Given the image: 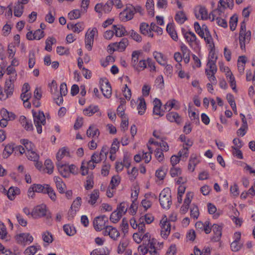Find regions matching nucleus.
<instances>
[{"instance_id": "1a4fd4ad", "label": "nucleus", "mask_w": 255, "mask_h": 255, "mask_svg": "<svg viewBox=\"0 0 255 255\" xmlns=\"http://www.w3.org/2000/svg\"><path fill=\"white\" fill-rule=\"evenodd\" d=\"M101 90L104 97L107 98H110L111 97L112 95V87L109 82L106 81L105 84H101Z\"/></svg>"}, {"instance_id": "052dcab7", "label": "nucleus", "mask_w": 255, "mask_h": 255, "mask_svg": "<svg viewBox=\"0 0 255 255\" xmlns=\"http://www.w3.org/2000/svg\"><path fill=\"white\" fill-rule=\"evenodd\" d=\"M56 41L55 38L49 37L45 41L46 46L45 49L48 51H51L52 50V45L53 44V41Z\"/></svg>"}, {"instance_id": "ea45409f", "label": "nucleus", "mask_w": 255, "mask_h": 255, "mask_svg": "<svg viewBox=\"0 0 255 255\" xmlns=\"http://www.w3.org/2000/svg\"><path fill=\"white\" fill-rule=\"evenodd\" d=\"M120 142L117 138H115L112 144L111 147L110 148V152L111 154H115L116 151L118 150L119 147Z\"/></svg>"}, {"instance_id": "0eeeda50", "label": "nucleus", "mask_w": 255, "mask_h": 255, "mask_svg": "<svg viewBox=\"0 0 255 255\" xmlns=\"http://www.w3.org/2000/svg\"><path fill=\"white\" fill-rule=\"evenodd\" d=\"M128 44V41L127 38H124L121 41L119 42H115L109 45V47H111L113 46H117V48H113V49H111V51H115L117 50L120 51H124L127 45Z\"/></svg>"}, {"instance_id": "69168bd1", "label": "nucleus", "mask_w": 255, "mask_h": 255, "mask_svg": "<svg viewBox=\"0 0 255 255\" xmlns=\"http://www.w3.org/2000/svg\"><path fill=\"white\" fill-rule=\"evenodd\" d=\"M58 171L60 174L64 178H68L70 176V174L66 165L59 169Z\"/></svg>"}, {"instance_id": "5fc2aeb1", "label": "nucleus", "mask_w": 255, "mask_h": 255, "mask_svg": "<svg viewBox=\"0 0 255 255\" xmlns=\"http://www.w3.org/2000/svg\"><path fill=\"white\" fill-rule=\"evenodd\" d=\"M232 148L233 149L232 153L234 156L240 159L243 158L242 152L239 149V148L233 146H232Z\"/></svg>"}, {"instance_id": "f3484780", "label": "nucleus", "mask_w": 255, "mask_h": 255, "mask_svg": "<svg viewBox=\"0 0 255 255\" xmlns=\"http://www.w3.org/2000/svg\"><path fill=\"white\" fill-rule=\"evenodd\" d=\"M166 31L170 35L171 37L174 41H177L178 36L175 30L174 27L172 23H168L166 26Z\"/></svg>"}, {"instance_id": "6e6552de", "label": "nucleus", "mask_w": 255, "mask_h": 255, "mask_svg": "<svg viewBox=\"0 0 255 255\" xmlns=\"http://www.w3.org/2000/svg\"><path fill=\"white\" fill-rule=\"evenodd\" d=\"M33 237L29 233H21L16 236V240L18 244L25 245L27 242L31 243L33 241Z\"/></svg>"}, {"instance_id": "de8ad7c7", "label": "nucleus", "mask_w": 255, "mask_h": 255, "mask_svg": "<svg viewBox=\"0 0 255 255\" xmlns=\"http://www.w3.org/2000/svg\"><path fill=\"white\" fill-rule=\"evenodd\" d=\"M194 29L196 32L202 38L204 37V32L203 30L198 22H195L194 24Z\"/></svg>"}, {"instance_id": "a878e982", "label": "nucleus", "mask_w": 255, "mask_h": 255, "mask_svg": "<svg viewBox=\"0 0 255 255\" xmlns=\"http://www.w3.org/2000/svg\"><path fill=\"white\" fill-rule=\"evenodd\" d=\"M145 6L148 14L153 17L154 15L153 0H147Z\"/></svg>"}, {"instance_id": "412c9836", "label": "nucleus", "mask_w": 255, "mask_h": 255, "mask_svg": "<svg viewBox=\"0 0 255 255\" xmlns=\"http://www.w3.org/2000/svg\"><path fill=\"white\" fill-rule=\"evenodd\" d=\"M198 161L197 158V156L196 155L192 154L191 155L189 164L188 166V168L189 170H191L193 172L195 169V167L198 164Z\"/></svg>"}, {"instance_id": "473e14b6", "label": "nucleus", "mask_w": 255, "mask_h": 255, "mask_svg": "<svg viewBox=\"0 0 255 255\" xmlns=\"http://www.w3.org/2000/svg\"><path fill=\"white\" fill-rule=\"evenodd\" d=\"M121 178L119 175L114 176L112 177L110 186L112 189H115L120 183Z\"/></svg>"}, {"instance_id": "c85d7f7f", "label": "nucleus", "mask_w": 255, "mask_h": 255, "mask_svg": "<svg viewBox=\"0 0 255 255\" xmlns=\"http://www.w3.org/2000/svg\"><path fill=\"white\" fill-rule=\"evenodd\" d=\"M227 99L230 104L231 108H232L233 111L235 114L237 115V110L236 108V105L235 103V101L234 99V96L231 94H228L227 95Z\"/></svg>"}, {"instance_id": "4c0bfd02", "label": "nucleus", "mask_w": 255, "mask_h": 255, "mask_svg": "<svg viewBox=\"0 0 255 255\" xmlns=\"http://www.w3.org/2000/svg\"><path fill=\"white\" fill-rule=\"evenodd\" d=\"M238 19V16L236 14H234L230 18L229 24L230 29L232 31H234L235 30L237 25Z\"/></svg>"}, {"instance_id": "2f4dec72", "label": "nucleus", "mask_w": 255, "mask_h": 255, "mask_svg": "<svg viewBox=\"0 0 255 255\" xmlns=\"http://www.w3.org/2000/svg\"><path fill=\"white\" fill-rule=\"evenodd\" d=\"M122 215L123 214H121L120 213L116 210L111 214L110 220L112 222L116 223L119 221L122 216Z\"/></svg>"}, {"instance_id": "f8f14e48", "label": "nucleus", "mask_w": 255, "mask_h": 255, "mask_svg": "<svg viewBox=\"0 0 255 255\" xmlns=\"http://www.w3.org/2000/svg\"><path fill=\"white\" fill-rule=\"evenodd\" d=\"M167 119L170 122H175L177 125H180L182 122V119L176 112H171L167 114Z\"/></svg>"}, {"instance_id": "864d4df0", "label": "nucleus", "mask_w": 255, "mask_h": 255, "mask_svg": "<svg viewBox=\"0 0 255 255\" xmlns=\"http://www.w3.org/2000/svg\"><path fill=\"white\" fill-rule=\"evenodd\" d=\"M119 236L120 233L117 229L111 226L110 237L114 240H116Z\"/></svg>"}, {"instance_id": "bb28decb", "label": "nucleus", "mask_w": 255, "mask_h": 255, "mask_svg": "<svg viewBox=\"0 0 255 255\" xmlns=\"http://www.w3.org/2000/svg\"><path fill=\"white\" fill-rule=\"evenodd\" d=\"M13 88L6 87L4 88V93L5 94L6 96L4 97V94L2 91L1 88H0V99H2L5 100L9 96H11L13 94Z\"/></svg>"}, {"instance_id": "4be33fe9", "label": "nucleus", "mask_w": 255, "mask_h": 255, "mask_svg": "<svg viewBox=\"0 0 255 255\" xmlns=\"http://www.w3.org/2000/svg\"><path fill=\"white\" fill-rule=\"evenodd\" d=\"M139 103L137 106V109L138 110V114L140 115H142L145 113L146 109V103L143 98H139L138 99Z\"/></svg>"}, {"instance_id": "2eb2a0df", "label": "nucleus", "mask_w": 255, "mask_h": 255, "mask_svg": "<svg viewBox=\"0 0 255 255\" xmlns=\"http://www.w3.org/2000/svg\"><path fill=\"white\" fill-rule=\"evenodd\" d=\"M154 108L153 109V113L154 114L159 115L160 117L163 116V113L160 111V108L161 106V102L160 100L157 98H155L153 101Z\"/></svg>"}, {"instance_id": "3c124183", "label": "nucleus", "mask_w": 255, "mask_h": 255, "mask_svg": "<svg viewBox=\"0 0 255 255\" xmlns=\"http://www.w3.org/2000/svg\"><path fill=\"white\" fill-rule=\"evenodd\" d=\"M191 217L194 219H197L199 215V211L197 206L194 205L190 209Z\"/></svg>"}, {"instance_id": "e433bc0d", "label": "nucleus", "mask_w": 255, "mask_h": 255, "mask_svg": "<svg viewBox=\"0 0 255 255\" xmlns=\"http://www.w3.org/2000/svg\"><path fill=\"white\" fill-rule=\"evenodd\" d=\"M26 155L29 160L37 161L39 159V155L34 151H27Z\"/></svg>"}, {"instance_id": "4468645a", "label": "nucleus", "mask_w": 255, "mask_h": 255, "mask_svg": "<svg viewBox=\"0 0 255 255\" xmlns=\"http://www.w3.org/2000/svg\"><path fill=\"white\" fill-rule=\"evenodd\" d=\"M12 152H14V144L10 143L5 145L2 153L3 158H7Z\"/></svg>"}, {"instance_id": "7c9ffc66", "label": "nucleus", "mask_w": 255, "mask_h": 255, "mask_svg": "<svg viewBox=\"0 0 255 255\" xmlns=\"http://www.w3.org/2000/svg\"><path fill=\"white\" fill-rule=\"evenodd\" d=\"M24 6L19 3H16L14 8V15L16 17H20L23 13Z\"/></svg>"}, {"instance_id": "79ce46f5", "label": "nucleus", "mask_w": 255, "mask_h": 255, "mask_svg": "<svg viewBox=\"0 0 255 255\" xmlns=\"http://www.w3.org/2000/svg\"><path fill=\"white\" fill-rule=\"evenodd\" d=\"M128 205L127 203L123 202H122L117 207V211L120 213L121 214H125L127 212V208Z\"/></svg>"}, {"instance_id": "5701e85b", "label": "nucleus", "mask_w": 255, "mask_h": 255, "mask_svg": "<svg viewBox=\"0 0 255 255\" xmlns=\"http://www.w3.org/2000/svg\"><path fill=\"white\" fill-rule=\"evenodd\" d=\"M63 230L66 234L69 236H73L76 233L75 228L72 226H70L69 224L64 225L63 226Z\"/></svg>"}, {"instance_id": "6e6d98bb", "label": "nucleus", "mask_w": 255, "mask_h": 255, "mask_svg": "<svg viewBox=\"0 0 255 255\" xmlns=\"http://www.w3.org/2000/svg\"><path fill=\"white\" fill-rule=\"evenodd\" d=\"M93 177L92 175L88 176L85 188L86 190H89L93 187Z\"/></svg>"}, {"instance_id": "a19ab883", "label": "nucleus", "mask_w": 255, "mask_h": 255, "mask_svg": "<svg viewBox=\"0 0 255 255\" xmlns=\"http://www.w3.org/2000/svg\"><path fill=\"white\" fill-rule=\"evenodd\" d=\"M113 3L114 1L113 0H109L105 4H103V10L105 13H109L111 11Z\"/></svg>"}, {"instance_id": "37998d69", "label": "nucleus", "mask_w": 255, "mask_h": 255, "mask_svg": "<svg viewBox=\"0 0 255 255\" xmlns=\"http://www.w3.org/2000/svg\"><path fill=\"white\" fill-rule=\"evenodd\" d=\"M140 54V52L138 51H134L132 53L131 64L133 67L137 65Z\"/></svg>"}, {"instance_id": "c03bdc74", "label": "nucleus", "mask_w": 255, "mask_h": 255, "mask_svg": "<svg viewBox=\"0 0 255 255\" xmlns=\"http://www.w3.org/2000/svg\"><path fill=\"white\" fill-rule=\"evenodd\" d=\"M216 62H214L212 60L208 61L207 64V66L209 68V72L213 74H215L217 71V68L216 65Z\"/></svg>"}, {"instance_id": "72a5a7b5", "label": "nucleus", "mask_w": 255, "mask_h": 255, "mask_svg": "<svg viewBox=\"0 0 255 255\" xmlns=\"http://www.w3.org/2000/svg\"><path fill=\"white\" fill-rule=\"evenodd\" d=\"M48 184H44L43 185L41 184H33L32 187H34V190L36 192L43 193L45 194V190L48 187Z\"/></svg>"}, {"instance_id": "a18cd8bd", "label": "nucleus", "mask_w": 255, "mask_h": 255, "mask_svg": "<svg viewBox=\"0 0 255 255\" xmlns=\"http://www.w3.org/2000/svg\"><path fill=\"white\" fill-rule=\"evenodd\" d=\"M81 16V13L78 9H74L68 13V17L71 19L79 18Z\"/></svg>"}, {"instance_id": "393cba45", "label": "nucleus", "mask_w": 255, "mask_h": 255, "mask_svg": "<svg viewBox=\"0 0 255 255\" xmlns=\"http://www.w3.org/2000/svg\"><path fill=\"white\" fill-rule=\"evenodd\" d=\"M86 133L88 137H93L95 135L98 136L100 135V131L94 125H91L87 129Z\"/></svg>"}, {"instance_id": "e2e57ef3", "label": "nucleus", "mask_w": 255, "mask_h": 255, "mask_svg": "<svg viewBox=\"0 0 255 255\" xmlns=\"http://www.w3.org/2000/svg\"><path fill=\"white\" fill-rule=\"evenodd\" d=\"M138 229L139 232L144 233L145 231V224L143 222V217H140L138 220V224L137 225Z\"/></svg>"}, {"instance_id": "a211bd4d", "label": "nucleus", "mask_w": 255, "mask_h": 255, "mask_svg": "<svg viewBox=\"0 0 255 255\" xmlns=\"http://www.w3.org/2000/svg\"><path fill=\"white\" fill-rule=\"evenodd\" d=\"M5 192H6L8 198L10 200H13L15 198V195L20 193V190L18 188H14L13 187H11L7 191L5 190Z\"/></svg>"}, {"instance_id": "4d7b16f0", "label": "nucleus", "mask_w": 255, "mask_h": 255, "mask_svg": "<svg viewBox=\"0 0 255 255\" xmlns=\"http://www.w3.org/2000/svg\"><path fill=\"white\" fill-rule=\"evenodd\" d=\"M7 235V231L4 224L0 221V238L4 239Z\"/></svg>"}, {"instance_id": "423d86ee", "label": "nucleus", "mask_w": 255, "mask_h": 255, "mask_svg": "<svg viewBox=\"0 0 255 255\" xmlns=\"http://www.w3.org/2000/svg\"><path fill=\"white\" fill-rule=\"evenodd\" d=\"M98 33V30L96 27H94L90 32H87L85 35V45L87 49L90 51L94 41V37L96 33Z\"/></svg>"}, {"instance_id": "680f3d73", "label": "nucleus", "mask_w": 255, "mask_h": 255, "mask_svg": "<svg viewBox=\"0 0 255 255\" xmlns=\"http://www.w3.org/2000/svg\"><path fill=\"white\" fill-rule=\"evenodd\" d=\"M155 155L158 161L161 162L163 160L164 154L160 148H157L155 150Z\"/></svg>"}, {"instance_id": "f704fd0d", "label": "nucleus", "mask_w": 255, "mask_h": 255, "mask_svg": "<svg viewBox=\"0 0 255 255\" xmlns=\"http://www.w3.org/2000/svg\"><path fill=\"white\" fill-rule=\"evenodd\" d=\"M45 191V194H47L48 195L51 200L53 201H55L56 200V193L53 189L49 185H48V187L46 188Z\"/></svg>"}, {"instance_id": "c9c22d12", "label": "nucleus", "mask_w": 255, "mask_h": 255, "mask_svg": "<svg viewBox=\"0 0 255 255\" xmlns=\"http://www.w3.org/2000/svg\"><path fill=\"white\" fill-rule=\"evenodd\" d=\"M167 171V169L166 168H164L163 167H162L158 170H156L155 175L160 180H163L165 176L166 175Z\"/></svg>"}, {"instance_id": "dca6fc26", "label": "nucleus", "mask_w": 255, "mask_h": 255, "mask_svg": "<svg viewBox=\"0 0 255 255\" xmlns=\"http://www.w3.org/2000/svg\"><path fill=\"white\" fill-rule=\"evenodd\" d=\"M113 28L115 31V35L118 37H122L126 35L127 31L124 26L122 25H113Z\"/></svg>"}, {"instance_id": "9b49d317", "label": "nucleus", "mask_w": 255, "mask_h": 255, "mask_svg": "<svg viewBox=\"0 0 255 255\" xmlns=\"http://www.w3.org/2000/svg\"><path fill=\"white\" fill-rule=\"evenodd\" d=\"M212 227L214 236L211 240L215 242H218L220 240V238L222 236V226L215 224L213 225Z\"/></svg>"}, {"instance_id": "603ef678", "label": "nucleus", "mask_w": 255, "mask_h": 255, "mask_svg": "<svg viewBox=\"0 0 255 255\" xmlns=\"http://www.w3.org/2000/svg\"><path fill=\"white\" fill-rule=\"evenodd\" d=\"M205 73L210 82L213 85H216L217 83V81L215 76V74H213L211 72H209L208 69L205 70Z\"/></svg>"}, {"instance_id": "09e8293b", "label": "nucleus", "mask_w": 255, "mask_h": 255, "mask_svg": "<svg viewBox=\"0 0 255 255\" xmlns=\"http://www.w3.org/2000/svg\"><path fill=\"white\" fill-rule=\"evenodd\" d=\"M149 25L145 22H142L140 24L139 29L140 32L144 35H146L148 33V31H151L150 28H148Z\"/></svg>"}, {"instance_id": "338daca9", "label": "nucleus", "mask_w": 255, "mask_h": 255, "mask_svg": "<svg viewBox=\"0 0 255 255\" xmlns=\"http://www.w3.org/2000/svg\"><path fill=\"white\" fill-rule=\"evenodd\" d=\"M146 67V61L144 60H140L138 64L134 67L135 69L140 71L144 69Z\"/></svg>"}, {"instance_id": "b1692460", "label": "nucleus", "mask_w": 255, "mask_h": 255, "mask_svg": "<svg viewBox=\"0 0 255 255\" xmlns=\"http://www.w3.org/2000/svg\"><path fill=\"white\" fill-rule=\"evenodd\" d=\"M99 109L97 106H90L83 111L85 115L91 116L95 113L98 112Z\"/></svg>"}, {"instance_id": "8fccbe9b", "label": "nucleus", "mask_w": 255, "mask_h": 255, "mask_svg": "<svg viewBox=\"0 0 255 255\" xmlns=\"http://www.w3.org/2000/svg\"><path fill=\"white\" fill-rule=\"evenodd\" d=\"M199 12L201 15V19L202 20H206L208 18V12L206 8L204 6H199Z\"/></svg>"}, {"instance_id": "49530a36", "label": "nucleus", "mask_w": 255, "mask_h": 255, "mask_svg": "<svg viewBox=\"0 0 255 255\" xmlns=\"http://www.w3.org/2000/svg\"><path fill=\"white\" fill-rule=\"evenodd\" d=\"M44 165L46 169L47 170V172L49 174H51L53 171L54 168V165L51 160L50 159H46L45 161Z\"/></svg>"}, {"instance_id": "6ab92c4d", "label": "nucleus", "mask_w": 255, "mask_h": 255, "mask_svg": "<svg viewBox=\"0 0 255 255\" xmlns=\"http://www.w3.org/2000/svg\"><path fill=\"white\" fill-rule=\"evenodd\" d=\"M148 243H143V245H145L148 249H150L151 250L149 251L151 255H157V252L155 249V245L156 244V240L152 239L151 241L149 240L147 241Z\"/></svg>"}, {"instance_id": "ddd939ff", "label": "nucleus", "mask_w": 255, "mask_h": 255, "mask_svg": "<svg viewBox=\"0 0 255 255\" xmlns=\"http://www.w3.org/2000/svg\"><path fill=\"white\" fill-rule=\"evenodd\" d=\"M81 205V198L80 197H78L76 199L73 201L71 206V210L69 211L68 213V218L71 217L73 218L74 215L76 214V210H73V208H78ZM69 220V218H68Z\"/></svg>"}, {"instance_id": "13d9d810", "label": "nucleus", "mask_w": 255, "mask_h": 255, "mask_svg": "<svg viewBox=\"0 0 255 255\" xmlns=\"http://www.w3.org/2000/svg\"><path fill=\"white\" fill-rule=\"evenodd\" d=\"M129 33L130 34V37L135 41L138 42L141 41V36L133 30H131Z\"/></svg>"}, {"instance_id": "f03ea898", "label": "nucleus", "mask_w": 255, "mask_h": 255, "mask_svg": "<svg viewBox=\"0 0 255 255\" xmlns=\"http://www.w3.org/2000/svg\"><path fill=\"white\" fill-rule=\"evenodd\" d=\"M32 113L34 124L36 128L37 132L38 133H41L42 132V125H44L46 124L45 115L43 112L41 111L37 112L32 110Z\"/></svg>"}, {"instance_id": "774afa93", "label": "nucleus", "mask_w": 255, "mask_h": 255, "mask_svg": "<svg viewBox=\"0 0 255 255\" xmlns=\"http://www.w3.org/2000/svg\"><path fill=\"white\" fill-rule=\"evenodd\" d=\"M150 30L156 32L159 35H161L162 33V28L157 26L154 22L150 23Z\"/></svg>"}, {"instance_id": "0e129e2a", "label": "nucleus", "mask_w": 255, "mask_h": 255, "mask_svg": "<svg viewBox=\"0 0 255 255\" xmlns=\"http://www.w3.org/2000/svg\"><path fill=\"white\" fill-rule=\"evenodd\" d=\"M37 248L34 246H31L27 248L24 251L25 255H34L37 252Z\"/></svg>"}, {"instance_id": "20e7f679", "label": "nucleus", "mask_w": 255, "mask_h": 255, "mask_svg": "<svg viewBox=\"0 0 255 255\" xmlns=\"http://www.w3.org/2000/svg\"><path fill=\"white\" fill-rule=\"evenodd\" d=\"M134 6L129 4L127 8L120 13V17L123 21H128L133 18L134 14Z\"/></svg>"}, {"instance_id": "39448f33", "label": "nucleus", "mask_w": 255, "mask_h": 255, "mask_svg": "<svg viewBox=\"0 0 255 255\" xmlns=\"http://www.w3.org/2000/svg\"><path fill=\"white\" fill-rule=\"evenodd\" d=\"M108 218L105 215H102L96 217L93 221V225L95 229L100 231L105 229L106 223L108 222Z\"/></svg>"}, {"instance_id": "c756f323", "label": "nucleus", "mask_w": 255, "mask_h": 255, "mask_svg": "<svg viewBox=\"0 0 255 255\" xmlns=\"http://www.w3.org/2000/svg\"><path fill=\"white\" fill-rule=\"evenodd\" d=\"M99 197V192L98 190H94L90 194V199L88 201L89 203L93 205L96 202L97 199Z\"/></svg>"}, {"instance_id": "aec40b11", "label": "nucleus", "mask_w": 255, "mask_h": 255, "mask_svg": "<svg viewBox=\"0 0 255 255\" xmlns=\"http://www.w3.org/2000/svg\"><path fill=\"white\" fill-rule=\"evenodd\" d=\"M175 19L177 22L182 24L187 19V18L184 11H180L176 14Z\"/></svg>"}, {"instance_id": "7ed1b4c3", "label": "nucleus", "mask_w": 255, "mask_h": 255, "mask_svg": "<svg viewBox=\"0 0 255 255\" xmlns=\"http://www.w3.org/2000/svg\"><path fill=\"white\" fill-rule=\"evenodd\" d=\"M46 206L44 204H41L34 207L31 211V216L33 218H38L46 216L47 218H50V215L46 214Z\"/></svg>"}, {"instance_id": "f257e3e1", "label": "nucleus", "mask_w": 255, "mask_h": 255, "mask_svg": "<svg viewBox=\"0 0 255 255\" xmlns=\"http://www.w3.org/2000/svg\"><path fill=\"white\" fill-rule=\"evenodd\" d=\"M251 38V32L250 30L246 31V25L245 20L241 23L239 41L241 49L245 50L246 49V44H249Z\"/></svg>"}, {"instance_id": "58836bf2", "label": "nucleus", "mask_w": 255, "mask_h": 255, "mask_svg": "<svg viewBox=\"0 0 255 255\" xmlns=\"http://www.w3.org/2000/svg\"><path fill=\"white\" fill-rule=\"evenodd\" d=\"M153 54L154 58L159 64L162 65H164L165 64L166 62L163 59V56L161 53L154 52Z\"/></svg>"}, {"instance_id": "9d476101", "label": "nucleus", "mask_w": 255, "mask_h": 255, "mask_svg": "<svg viewBox=\"0 0 255 255\" xmlns=\"http://www.w3.org/2000/svg\"><path fill=\"white\" fill-rule=\"evenodd\" d=\"M159 201L161 206L165 209H169L171 205V195H167L166 196H159Z\"/></svg>"}, {"instance_id": "cd10ccee", "label": "nucleus", "mask_w": 255, "mask_h": 255, "mask_svg": "<svg viewBox=\"0 0 255 255\" xmlns=\"http://www.w3.org/2000/svg\"><path fill=\"white\" fill-rule=\"evenodd\" d=\"M35 52L34 49H32L29 51L28 55V67L29 68H32L35 63Z\"/></svg>"}, {"instance_id": "bf43d9fd", "label": "nucleus", "mask_w": 255, "mask_h": 255, "mask_svg": "<svg viewBox=\"0 0 255 255\" xmlns=\"http://www.w3.org/2000/svg\"><path fill=\"white\" fill-rule=\"evenodd\" d=\"M57 53L60 55L69 54V50L63 46H58L56 50Z\"/></svg>"}]
</instances>
